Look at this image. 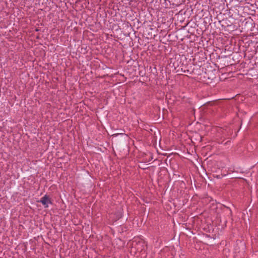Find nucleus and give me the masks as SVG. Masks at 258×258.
<instances>
[{"label":"nucleus","mask_w":258,"mask_h":258,"mask_svg":"<svg viewBox=\"0 0 258 258\" xmlns=\"http://www.w3.org/2000/svg\"><path fill=\"white\" fill-rule=\"evenodd\" d=\"M189 72L188 70H185L183 71L184 73H188Z\"/></svg>","instance_id":"nucleus-3"},{"label":"nucleus","mask_w":258,"mask_h":258,"mask_svg":"<svg viewBox=\"0 0 258 258\" xmlns=\"http://www.w3.org/2000/svg\"><path fill=\"white\" fill-rule=\"evenodd\" d=\"M227 209H229V212H230V214H232V211H231V209H229V208H227Z\"/></svg>","instance_id":"nucleus-2"},{"label":"nucleus","mask_w":258,"mask_h":258,"mask_svg":"<svg viewBox=\"0 0 258 258\" xmlns=\"http://www.w3.org/2000/svg\"><path fill=\"white\" fill-rule=\"evenodd\" d=\"M39 202L41 203L45 208L48 207V204H51L52 202L49 197L48 196L45 195L44 197H43L39 201Z\"/></svg>","instance_id":"nucleus-1"}]
</instances>
